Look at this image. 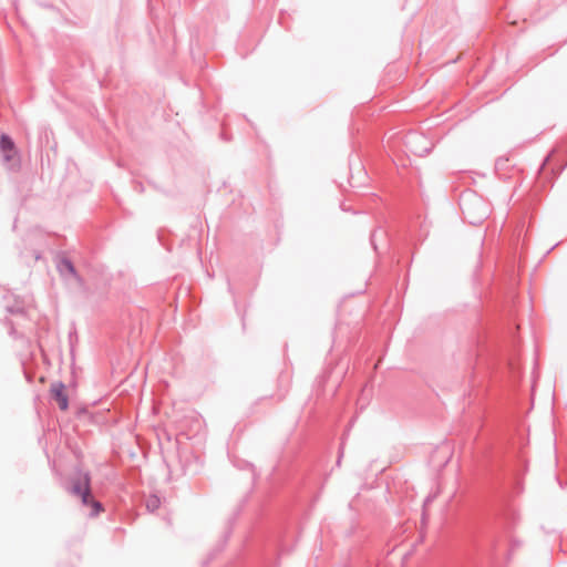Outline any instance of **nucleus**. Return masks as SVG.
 I'll list each match as a JSON object with an SVG mask.
<instances>
[{"instance_id": "1", "label": "nucleus", "mask_w": 567, "mask_h": 567, "mask_svg": "<svg viewBox=\"0 0 567 567\" xmlns=\"http://www.w3.org/2000/svg\"><path fill=\"white\" fill-rule=\"evenodd\" d=\"M464 218L472 225L482 223L489 214L488 204L476 194H465L461 198Z\"/></svg>"}, {"instance_id": "2", "label": "nucleus", "mask_w": 567, "mask_h": 567, "mask_svg": "<svg viewBox=\"0 0 567 567\" xmlns=\"http://www.w3.org/2000/svg\"><path fill=\"white\" fill-rule=\"evenodd\" d=\"M70 492L73 495L81 497L84 505L92 506L91 515H97L102 511L101 503L94 501L91 496L90 476L87 473L82 474L75 482H73Z\"/></svg>"}, {"instance_id": "5", "label": "nucleus", "mask_w": 567, "mask_h": 567, "mask_svg": "<svg viewBox=\"0 0 567 567\" xmlns=\"http://www.w3.org/2000/svg\"><path fill=\"white\" fill-rule=\"evenodd\" d=\"M51 393L53 398L56 400L59 408L62 411H65L69 406V400L66 394L64 393V385L63 383H53L51 386Z\"/></svg>"}, {"instance_id": "3", "label": "nucleus", "mask_w": 567, "mask_h": 567, "mask_svg": "<svg viewBox=\"0 0 567 567\" xmlns=\"http://www.w3.org/2000/svg\"><path fill=\"white\" fill-rule=\"evenodd\" d=\"M0 153L4 164L10 169L19 168L20 158L18 155V151L16 148L13 140L7 134H2L0 136Z\"/></svg>"}, {"instance_id": "7", "label": "nucleus", "mask_w": 567, "mask_h": 567, "mask_svg": "<svg viewBox=\"0 0 567 567\" xmlns=\"http://www.w3.org/2000/svg\"><path fill=\"white\" fill-rule=\"evenodd\" d=\"M161 505V501L157 496L155 495H152L147 498L146 501V508L150 511V512H155Z\"/></svg>"}, {"instance_id": "6", "label": "nucleus", "mask_w": 567, "mask_h": 567, "mask_svg": "<svg viewBox=\"0 0 567 567\" xmlns=\"http://www.w3.org/2000/svg\"><path fill=\"white\" fill-rule=\"evenodd\" d=\"M56 267H58V271L60 272L61 276H64V277L72 276L76 280H80V277L78 276L76 270L70 259L62 258L58 262Z\"/></svg>"}, {"instance_id": "4", "label": "nucleus", "mask_w": 567, "mask_h": 567, "mask_svg": "<svg viewBox=\"0 0 567 567\" xmlns=\"http://www.w3.org/2000/svg\"><path fill=\"white\" fill-rule=\"evenodd\" d=\"M404 145L406 150L417 156L426 155L432 148V142L419 133H410L405 136Z\"/></svg>"}]
</instances>
